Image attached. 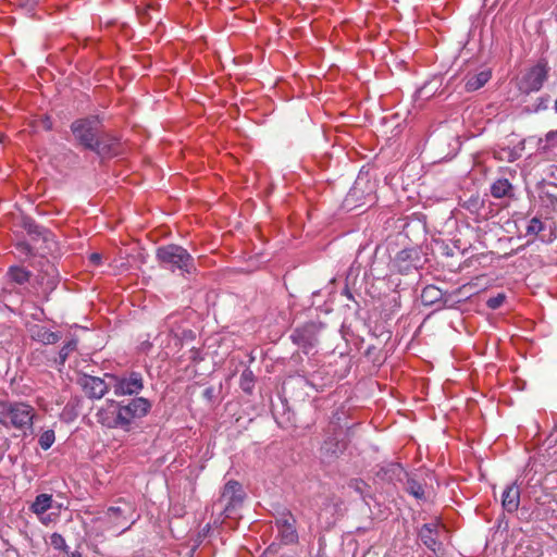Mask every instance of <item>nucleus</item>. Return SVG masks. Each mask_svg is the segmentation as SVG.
<instances>
[{
  "label": "nucleus",
  "mask_w": 557,
  "mask_h": 557,
  "mask_svg": "<svg viewBox=\"0 0 557 557\" xmlns=\"http://www.w3.org/2000/svg\"><path fill=\"white\" fill-rule=\"evenodd\" d=\"M255 383H256V376H255L253 372L249 368H246L242 372L240 380H239V386H240L242 391L247 395H251L253 392V388H255Z\"/></svg>",
  "instance_id": "obj_26"
},
{
  "label": "nucleus",
  "mask_w": 557,
  "mask_h": 557,
  "mask_svg": "<svg viewBox=\"0 0 557 557\" xmlns=\"http://www.w3.org/2000/svg\"><path fill=\"white\" fill-rule=\"evenodd\" d=\"M70 129L77 146L101 159L112 158L119 153L120 138L104 131L102 119L97 114L74 120Z\"/></svg>",
  "instance_id": "obj_1"
},
{
  "label": "nucleus",
  "mask_w": 557,
  "mask_h": 557,
  "mask_svg": "<svg viewBox=\"0 0 557 557\" xmlns=\"http://www.w3.org/2000/svg\"><path fill=\"white\" fill-rule=\"evenodd\" d=\"M554 108H555V111L557 112V99L555 100V106H554Z\"/></svg>",
  "instance_id": "obj_45"
},
{
  "label": "nucleus",
  "mask_w": 557,
  "mask_h": 557,
  "mask_svg": "<svg viewBox=\"0 0 557 557\" xmlns=\"http://www.w3.org/2000/svg\"><path fill=\"white\" fill-rule=\"evenodd\" d=\"M372 190L373 184H371L368 176L359 174L350 189V195L357 199H360L364 195H370Z\"/></svg>",
  "instance_id": "obj_21"
},
{
  "label": "nucleus",
  "mask_w": 557,
  "mask_h": 557,
  "mask_svg": "<svg viewBox=\"0 0 557 557\" xmlns=\"http://www.w3.org/2000/svg\"><path fill=\"white\" fill-rule=\"evenodd\" d=\"M88 259H89L90 264H92L95 267H99L102 262V255L99 252H92V253H90Z\"/></svg>",
  "instance_id": "obj_38"
},
{
  "label": "nucleus",
  "mask_w": 557,
  "mask_h": 557,
  "mask_svg": "<svg viewBox=\"0 0 557 557\" xmlns=\"http://www.w3.org/2000/svg\"><path fill=\"white\" fill-rule=\"evenodd\" d=\"M491 75V71L485 70L478 74L468 76L465 84L466 90L470 92L480 89L490 81Z\"/></svg>",
  "instance_id": "obj_23"
},
{
  "label": "nucleus",
  "mask_w": 557,
  "mask_h": 557,
  "mask_svg": "<svg viewBox=\"0 0 557 557\" xmlns=\"http://www.w3.org/2000/svg\"><path fill=\"white\" fill-rule=\"evenodd\" d=\"M69 555V557H83L82 554L78 552V550H74V552H69L66 553Z\"/></svg>",
  "instance_id": "obj_41"
},
{
  "label": "nucleus",
  "mask_w": 557,
  "mask_h": 557,
  "mask_svg": "<svg viewBox=\"0 0 557 557\" xmlns=\"http://www.w3.org/2000/svg\"><path fill=\"white\" fill-rule=\"evenodd\" d=\"M106 517L109 523L117 529L121 528V532H125L131 528V524L126 525V523L133 517V507L127 503H123V506H111L106 511Z\"/></svg>",
  "instance_id": "obj_13"
},
{
  "label": "nucleus",
  "mask_w": 557,
  "mask_h": 557,
  "mask_svg": "<svg viewBox=\"0 0 557 557\" xmlns=\"http://www.w3.org/2000/svg\"><path fill=\"white\" fill-rule=\"evenodd\" d=\"M38 518H39V520H40V522H41L42 524H47V523L50 521L49 516H44V515H42V516H40V517H38Z\"/></svg>",
  "instance_id": "obj_40"
},
{
  "label": "nucleus",
  "mask_w": 557,
  "mask_h": 557,
  "mask_svg": "<svg viewBox=\"0 0 557 557\" xmlns=\"http://www.w3.org/2000/svg\"><path fill=\"white\" fill-rule=\"evenodd\" d=\"M36 409L25 401L0 400V425L26 433L33 430Z\"/></svg>",
  "instance_id": "obj_4"
},
{
  "label": "nucleus",
  "mask_w": 557,
  "mask_h": 557,
  "mask_svg": "<svg viewBox=\"0 0 557 557\" xmlns=\"http://www.w3.org/2000/svg\"><path fill=\"white\" fill-rule=\"evenodd\" d=\"M502 152L505 154L504 157L500 156L499 158L500 159H507V161L509 162H513L516 161L520 156L513 150V149H510V148H507V149H503Z\"/></svg>",
  "instance_id": "obj_37"
},
{
  "label": "nucleus",
  "mask_w": 557,
  "mask_h": 557,
  "mask_svg": "<svg viewBox=\"0 0 557 557\" xmlns=\"http://www.w3.org/2000/svg\"><path fill=\"white\" fill-rule=\"evenodd\" d=\"M502 504L506 511L515 512L520 504V490L516 484L505 488L502 496Z\"/></svg>",
  "instance_id": "obj_18"
},
{
  "label": "nucleus",
  "mask_w": 557,
  "mask_h": 557,
  "mask_svg": "<svg viewBox=\"0 0 557 557\" xmlns=\"http://www.w3.org/2000/svg\"><path fill=\"white\" fill-rule=\"evenodd\" d=\"M322 327L321 322H307L293 331L290 339L304 354L308 355L319 343V334Z\"/></svg>",
  "instance_id": "obj_7"
},
{
  "label": "nucleus",
  "mask_w": 557,
  "mask_h": 557,
  "mask_svg": "<svg viewBox=\"0 0 557 557\" xmlns=\"http://www.w3.org/2000/svg\"><path fill=\"white\" fill-rule=\"evenodd\" d=\"M23 227L28 235V242L35 247V252L38 253L39 258L57 251L58 243L48 228L37 224L30 218L23 220Z\"/></svg>",
  "instance_id": "obj_5"
},
{
  "label": "nucleus",
  "mask_w": 557,
  "mask_h": 557,
  "mask_svg": "<svg viewBox=\"0 0 557 557\" xmlns=\"http://www.w3.org/2000/svg\"><path fill=\"white\" fill-rule=\"evenodd\" d=\"M156 258L162 269L173 274L188 277L197 273L194 257L183 246L176 244L160 246L157 248Z\"/></svg>",
  "instance_id": "obj_3"
},
{
  "label": "nucleus",
  "mask_w": 557,
  "mask_h": 557,
  "mask_svg": "<svg viewBox=\"0 0 557 557\" xmlns=\"http://www.w3.org/2000/svg\"><path fill=\"white\" fill-rule=\"evenodd\" d=\"M275 524L285 544L297 542L298 533L296 530V519L290 511L284 510L280 512L275 518Z\"/></svg>",
  "instance_id": "obj_11"
},
{
  "label": "nucleus",
  "mask_w": 557,
  "mask_h": 557,
  "mask_svg": "<svg viewBox=\"0 0 557 557\" xmlns=\"http://www.w3.org/2000/svg\"><path fill=\"white\" fill-rule=\"evenodd\" d=\"M202 396L203 398H206L207 400L211 401L214 397V387L212 386H209L207 387L203 393H202Z\"/></svg>",
  "instance_id": "obj_39"
},
{
  "label": "nucleus",
  "mask_w": 557,
  "mask_h": 557,
  "mask_svg": "<svg viewBox=\"0 0 557 557\" xmlns=\"http://www.w3.org/2000/svg\"><path fill=\"white\" fill-rule=\"evenodd\" d=\"M246 493L239 482L230 480L223 487L221 502H224L223 513L226 518H233L236 510L243 505Z\"/></svg>",
  "instance_id": "obj_9"
},
{
  "label": "nucleus",
  "mask_w": 557,
  "mask_h": 557,
  "mask_svg": "<svg viewBox=\"0 0 557 557\" xmlns=\"http://www.w3.org/2000/svg\"><path fill=\"white\" fill-rule=\"evenodd\" d=\"M343 502L335 497H327L323 503L322 511H330L332 515L342 510Z\"/></svg>",
  "instance_id": "obj_31"
},
{
  "label": "nucleus",
  "mask_w": 557,
  "mask_h": 557,
  "mask_svg": "<svg viewBox=\"0 0 557 557\" xmlns=\"http://www.w3.org/2000/svg\"><path fill=\"white\" fill-rule=\"evenodd\" d=\"M440 532L441 523L438 521H432L424 523L418 530V537L428 549L436 554L442 548V542L438 540Z\"/></svg>",
  "instance_id": "obj_12"
},
{
  "label": "nucleus",
  "mask_w": 557,
  "mask_h": 557,
  "mask_svg": "<svg viewBox=\"0 0 557 557\" xmlns=\"http://www.w3.org/2000/svg\"><path fill=\"white\" fill-rule=\"evenodd\" d=\"M348 487L359 494L363 500L369 496L370 486L361 479H351L348 482Z\"/></svg>",
  "instance_id": "obj_30"
},
{
  "label": "nucleus",
  "mask_w": 557,
  "mask_h": 557,
  "mask_svg": "<svg viewBox=\"0 0 557 557\" xmlns=\"http://www.w3.org/2000/svg\"><path fill=\"white\" fill-rule=\"evenodd\" d=\"M50 544L58 550L69 553V546L65 542V539L60 533H52L50 535Z\"/></svg>",
  "instance_id": "obj_34"
},
{
  "label": "nucleus",
  "mask_w": 557,
  "mask_h": 557,
  "mask_svg": "<svg viewBox=\"0 0 557 557\" xmlns=\"http://www.w3.org/2000/svg\"><path fill=\"white\" fill-rule=\"evenodd\" d=\"M53 507L52 495L42 493L36 496L35 500L29 506V510L37 517H40Z\"/></svg>",
  "instance_id": "obj_20"
},
{
  "label": "nucleus",
  "mask_w": 557,
  "mask_h": 557,
  "mask_svg": "<svg viewBox=\"0 0 557 557\" xmlns=\"http://www.w3.org/2000/svg\"><path fill=\"white\" fill-rule=\"evenodd\" d=\"M32 338L45 345H51L61 339V334L52 332L45 326L35 325L32 330Z\"/></svg>",
  "instance_id": "obj_19"
},
{
  "label": "nucleus",
  "mask_w": 557,
  "mask_h": 557,
  "mask_svg": "<svg viewBox=\"0 0 557 557\" xmlns=\"http://www.w3.org/2000/svg\"><path fill=\"white\" fill-rule=\"evenodd\" d=\"M152 403L145 397L123 400H107V406L99 411L100 422L112 429L128 431L133 422L145 418L151 410Z\"/></svg>",
  "instance_id": "obj_2"
},
{
  "label": "nucleus",
  "mask_w": 557,
  "mask_h": 557,
  "mask_svg": "<svg viewBox=\"0 0 557 557\" xmlns=\"http://www.w3.org/2000/svg\"><path fill=\"white\" fill-rule=\"evenodd\" d=\"M506 300V296L505 294L503 293H499L497 294L496 296H493V297H490L487 300H486V306L490 308V309H498L499 307L503 306V304L505 302Z\"/></svg>",
  "instance_id": "obj_36"
},
{
  "label": "nucleus",
  "mask_w": 557,
  "mask_h": 557,
  "mask_svg": "<svg viewBox=\"0 0 557 557\" xmlns=\"http://www.w3.org/2000/svg\"><path fill=\"white\" fill-rule=\"evenodd\" d=\"M374 349H375L374 346H370V347H368L366 354L369 356V355H371L373 352Z\"/></svg>",
  "instance_id": "obj_44"
},
{
  "label": "nucleus",
  "mask_w": 557,
  "mask_h": 557,
  "mask_svg": "<svg viewBox=\"0 0 557 557\" xmlns=\"http://www.w3.org/2000/svg\"><path fill=\"white\" fill-rule=\"evenodd\" d=\"M15 253L22 260L30 257H38L35 252V247L30 245L28 240H20L14 245Z\"/></svg>",
  "instance_id": "obj_28"
},
{
  "label": "nucleus",
  "mask_w": 557,
  "mask_h": 557,
  "mask_svg": "<svg viewBox=\"0 0 557 557\" xmlns=\"http://www.w3.org/2000/svg\"><path fill=\"white\" fill-rule=\"evenodd\" d=\"M111 380V388L115 396H134L139 397V393L144 389L143 374L136 371L123 373L121 375H109Z\"/></svg>",
  "instance_id": "obj_6"
},
{
  "label": "nucleus",
  "mask_w": 557,
  "mask_h": 557,
  "mask_svg": "<svg viewBox=\"0 0 557 557\" xmlns=\"http://www.w3.org/2000/svg\"><path fill=\"white\" fill-rule=\"evenodd\" d=\"M422 262L420 251L417 248H405L395 258V265L400 273H409L417 270Z\"/></svg>",
  "instance_id": "obj_15"
},
{
  "label": "nucleus",
  "mask_w": 557,
  "mask_h": 557,
  "mask_svg": "<svg viewBox=\"0 0 557 557\" xmlns=\"http://www.w3.org/2000/svg\"><path fill=\"white\" fill-rule=\"evenodd\" d=\"M344 294H345L349 299H354V296H352V294L349 292V289H348V288H345Z\"/></svg>",
  "instance_id": "obj_42"
},
{
  "label": "nucleus",
  "mask_w": 557,
  "mask_h": 557,
  "mask_svg": "<svg viewBox=\"0 0 557 557\" xmlns=\"http://www.w3.org/2000/svg\"><path fill=\"white\" fill-rule=\"evenodd\" d=\"M78 383L91 399L102 398L111 388V382L107 383L103 379L92 375H84Z\"/></svg>",
  "instance_id": "obj_14"
},
{
  "label": "nucleus",
  "mask_w": 557,
  "mask_h": 557,
  "mask_svg": "<svg viewBox=\"0 0 557 557\" xmlns=\"http://www.w3.org/2000/svg\"><path fill=\"white\" fill-rule=\"evenodd\" d=\"M77 347V342L75 339L69 341L66 344L62 346V348L59 351V361L61 364L65 362L69 355L74 351Z\"/></svg>",
  "instance_id": "obj_35"
},
{
  "label": "nucleus",
  "mask_w": 557,
  "mask_h": 557,
  "mask_svg": "<svg viewBox=\"0 0 557 557\" xmlns=\"http://www.w3.org/2000/svg\"><path fill=\"white\" fill-rule=\"evenodd\" d=\"M36 267L38 268L37 281L41 286L42 292L46 294V299L60 283L59 270L47 257H41L37 260Z\"/></svg>",
  "instance_id": "obj_8"
},
{
  "label": "nucleus",
  "mask_w": 557,
  "mask_h": 557,
  "mask_svg": "<svg viewBox=\"0 0 557 557\" xmlns=\"http://www.w3.org/2000/svg\"><path fill=\"white\" fill-rule=\"evenodd\" d=\"M491 194L494 198L511 197L512 185L507 178H499L492 184Z\"/></svg>",
  "instance_id": "obj_25"
},
{
  "label": "nucleus",
  "mask_w": 557,
  "mask_h": 557,
  "mask_svg": "<svg viewBox=\"0 0 557 557\" xmlns=\"http://www.w3.org/2000/svg\"><path fill=\"white\" fill-rule=\"evenodd\" d=\"M347 448V444L344 440H339L337 435H329L320 448L321 457L331 462L337 459Z\"/></svg>",
  "instance_id": "obj_16"
},
{
  "label": "nucleus",
  "mask_w": 557,
  "mask_h": 557,
  "mask_svg": "<svg viewBox=\"0 0 557 557\" xmlns=\"http://www.w3.org/2000/svg\"><path fill=\"white\" fill-rule=\"evenodd\" d=\"M376 476L382 481L394 483L401 482L404 478L408 476V473L400 463L389 462L377 470Z\"/></svg>",
  "instance_id": "obj_17"
},
{
  "label": "nucleus",
  "mask_w": 557,
  "mask_h": 557,
  "mask_svg": "<svg viewBox=\"0 0 557 557\" xmlns=\"http://www.w3.org/2000/svg\"><path fill=\"white\" fill-rule=\"evenodd\" d=\"M425 89H426V86H423L422 88H420V89L417 91L418 96H419V97H421V96L424 94Z\"/></svg>",
  "instance_id": "obj_43"
},
{
  "label": "nucleus",
  "mask_w": 557,
  "mask_h": 557,
  "mask_svg": "<svg viewBox=\"0 0 557 557\" xmlns=\"http://www.w3.org/2000/svg\"><path fill=\"white\" fill-rule=\"evenodd\" d=\"M444 293L435 285H428L421 292V302L423 306H433L442 301Z\"/></svg>",
  "instance_id": "obj_22"
},
{
  "label": "nucleus",
  "mask_w": 557,
  "mask_h": 557,
  "mask_svg": "<svg viewBox=\"0 0 557 557\" xmlns=\"http://www.w3.org/2000/svg\"><path fill=\"white\" fill-rule=\"evenodd\" d=\"M550 146H557V129L548 132L545 136V140L540 139L539 141V149L542 151H547Z\"/></svg>",
  "instance_id": "obj_32"
},
{
  "label": "nucleus",
  "mask_w": 557,
  "mask_h": 557,
  "mask_svg": "<svg viewBox=\"0 0 557 557\" xmlns=\"http://www.w3.org/2000/svg\"><path fill=\"white\" fill-rule=\"evenodd\" d=\"M54 441V431L47 430L39 436L38 444L44 450H48L53 445Z\"/></svg>",
  "instance_id": "obj_33"
},
{
  "label": "nucleus",
  "mask_w": 557,
  "mask_h": 557,
  "mask_svg": "<svg viewBox=\"0 0 557 557\" xmlns=\"http://www.w3.org/2000/svg\"><path fill=\"white\" fill-rule=\"evenodd\" d=\"M544 231H545L544 222H542L541 219L534 216L529 221L525 234L531 235V236H539L542 242H546L547 239L545 238L544 235H542V232H544Z\"/></svg>",
  "instance_id": "obj_29"
},
{
  "label": "nucleus",
  "mask_w": 557,
  "mask_h": 557,
  "mask_svg": "<svg viewBox=\"0 0 557 557\" xmlns=\"http://www.w3.org/2000/svg\"><path fill=\"white\" fill-rule=\"evenodd\" d=\"M406 478V492H408L410 495H412L416 499L420 502H426L428 496L425 493L424 484L418 481L416 478L409 475Z\"/></svg>",
  "instance_id": "obj_24"
},
{
  "label": "nucleus",
  "mask_w": 557,
  "mask_h": 557,
  "mask_svg": "<svg viewBox=\"0 0 557 557\" xmlns=\"http://www.w3.org/2000/svg\"><path fill=\"white\" fill-rule=\"evenodd\" d=\"M548 77L547 63L539 62L532 66L520 79L519 89L524 94L539 91Z\"/></svg>",
  "instance_id": "obj_10"
},
{
  "label": "nucleus",
  "mask_w": 557,
  "mask_h": 557,
  "mask_svg": "<svg viewBox=\"0 0 557 557\" xmlns=\"http://www.w3.org/2000/svg\"><path fill=\"white\" fill-rule=\"evenodd\" d=\"M2 457H3V451H2V453H1V455H0V460L2 459Z\"/></svg>",
  "instance_id": "obj_46"
},
{
  "label": "nucleus",
  "mask_w": 557,
  "mask_h": 557,
  "mask_svg": "<svg viewBox=\"0 0 557 557\" xmlns=\"http://www.w3.org/2000/svg\"><path fill=\"white\" fill-rule=\"evenodd\" d=\"M8 276L16 284H25L30 277V272L20 265H12L8 271Z\"/></svg>",
  "instance_id": "obj_27"
}]
</instances>
